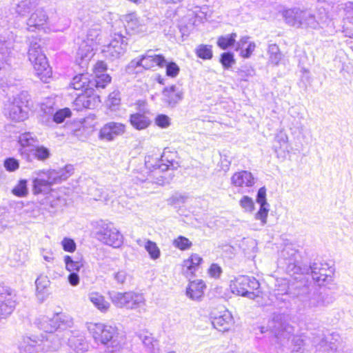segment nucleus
<instances>
[{
    "label": "nucleus",
    "instance_id": "nucleus-2",
    "mask_svg": "<svg viewBox=\"0 0 353 353\" xmlns=\"http://www.w3.org/2000/svg\"><path fill=\"white\" fill-rule=\"evenodd\" d=\"M72 168L67 165L59 170H42L34 172L32 179V190L34 195L47 194L52 191V186L70 176Z\"/></svg>",
    "mask_w": 353,
    "mask_h": 353
},
{
    "label": "nucleus",
    "instance_id": "nucleus-28",
    "mask_svg": "<svg viewBox=\"0 0 353 353\" xmlns=\"http://www.w3.org/2000/svg\"><path fill=\"white\" fill-rule=\"evenodd\" d=\"M145 299L144 296L141 294L132 292L126 309L141 311L145 310Z\"/></svg>",
    "mask_w": 353,
    "mask_h": 353
},
{
    "label": "nucleus",
    "instance_id": "nucleus-36",
    "mask_svg": "<svg viewBox=\"0 0 353 353\" xmlns=\"http://www.w3.org/2000/svg\"><path fill=\"white\" fill-rule=\"evenodd\" d=\"M270 205H259L258 211L254 214L255 219L259 221L261 225L267 223Z\"/></svg>",
    "mask_w": 353,
    "mask_h": 353
},
{
    "label": "nucleus",
    "instance_id": "nucleus-51",
    "mask_svg": "<svg viewBox=\"0 0 353 353\" xmlns=\"http://www.w3.org/2000/svg\"><path fill=\"white\" fill-rule=\"evenodd\" d=\"M128 274L124 270H119L114 274V278L117 283L123 284L125 282Z\"/></svg>",
    "mask_w": 353,
    "mask_h": 353
},
{
    "label": "nucleus",
    "instance_id": "nucleus-53",
    "mask_svg": "<svg viewBox=\"0 0 353 353\" xmlns=\"http://www.w3.org/2000/svg\"><path fill=\"white\" fill-rule=\"evenodd\" d=\"M347 19L350 21V22L353 23V10L352 12H349L347 14L346 17Z\"/></svg>",
    "mask_w": 353,
    "mask_h": 353
},
{
    "label": "nucleus",
    "instance_id": "nucleus-31",
    "mask_svg": "<svg viewBox=\"0 0 353 353\" xmlns=\"http://www.w3.org/2000/svg\"><path fill=\"white\" fill-rule=\"evenodd\" d=\"M63 261L65 269L69 272H79L83 266L81 260H74L73 258L69 255H65L63 257Z\"/></svg>",
    "mask_w": 353,
    "mask_h": 353
},
{
    "label": "nucleus",
    "instance_id": "nucleus-9",
    "mask_svg": "<svg viewBox=\"0 0 353 353\" xmlns=\"http://www.w3.org/2000/svg\"><path fill=\"white\" fill-rule=\"evenodd\" d=\"M282 15L286 23L295 28L307 26H308L307 21H314V17L312 15L297 8L285 10L282 12Z\"/></svg>",
    "mask_w": 353,
    "mask_h": 353
},
{
    "label": "nucleus",
    "instance_id": "nucleus-48",
    "mask_svg": "<svg viewBox=\"0 0 353 353\" xmlns=\"http://www.w3.org/2000/svg\"><path fill=\"white\" fill-rule=\"evenodd\" d=\"M208 273L210 277L218 279L221 275L222 269L219 265L213 263L208 268Z\"/></svg>",
    "mask_w": 353,
    "mask_h": 353
},
{
    "label": "nucleus",
    "instance_id": "nucleus-43",
    "mask_svg": "<svg viewBox=\"0 0 353 353\" xmlns=\"http://www.w3.org/2000/svg\"><path fill=\"white\" fill-rule=\"evenodd\" d=\"M154 123L161 128H168L171 125V119L165 114H158L154 119Z\"/></svg>",
    "mask_w": 353,
    "mask_h": 353
},
{
    "label": "nucleus",
    "instance_id": "nucleus-22",
    "mask_svg": "<svg viewBox=\"0 0 353 353\" xmlns=\"http://www.w3.org/2000/svg\"><path fill=\"white\" fill-rule=\"evenodd\" d=\"M70 86L74 90H81L84 92L87 90L92 89L94 83L90 80L88 74H79L72 78Z\"/></svg>",
    "mask_w": 353,
    "mask_h": 353
},
{
    "label": "nucleus",
    "instance_id": "nucleus-47",
    "mask_svg": "<svg viewBox=\"0 0 353 353\" xmlns=\"http://www.w3.org/2000/svg\"><path fill=\"white\" fill-rule=\"evenodd\" d=\"M179 67L174 62H170L166 65V74L171 77H175L179 72Z\"/></svg>",
    "mask_w": 353,
    "mask_h": 353
},
{
    "label": "nucleus",
    "instance_id": "nucleus-44",
    "mask_svg": "<svg viewBox=\"0 0 353 353\" xmlns=\"http://www.w3.org/2000/svg\"><path fill=\"white\" fill-rule=\"evenodd\" d=\"M35 142L36 139L30 133L22 134L19 137V143L23 148L33 145Z\"/></svg>",
    "mask_w": 353,
    "mask_h": 353
},
{
    "label": "nucleus",
    "instance_id": "nucleus-19",
    "mask_svg": "<svg viewBox=\"0 0 353 353\" xmlns=\"http://www.w3.org/2000/svg\"><path fill=\"white\" fill-rule=\"evenodd\" d=\"M97 48L93 43H83L77 53L76 61L79 65H85L95 54Z\"/></svg>",
    "mask_w": 353,
    "mask_h": 353
},
{
    "label": "nucleus",
    "instance_id": "nucleus-30",
    "mask_svg": "<svg viewBox=\"0 0 353 353\" xmlns=\"http://www.w3.org/2000/svg\"><path fill=\"white\" fill-rule=\"evenodd\" d=\"M237 34L232 32L225 35L220 36L217 38L216 45L222 50H226L232 47L236 41Z\"/></svg>",
    "mask_w": 353,
    "mask_h": 353
},
{
    "label": "nucleus",
    "instance_id": "nucleus-7",
    "mask_svg": "<svg viewBox=\"0 0 353 353\" xmlns=\"http://www.w3.org/2000/svg\"><path fill=\"white\" fill-rule=\"evenodd\" d=\"M211 317L214 327L221 332L230 330L234 323L231 312L224 307L214 310L211 313Z\"/></svg>",
    "mask_w": 353,
    "mask_h": 353
},
{
    "label": "nucleus",
    "instance_id": "nucleus-45",
    "mask_svg": "<svg viewBox=\"0 0 353 353\" xmlns=\"http://www.w3.org/2000/svg\"><path fill=\"white\" fill-rule=\"evenodd\" d=\"M3 165L7 171L14 172L19 168V163L18 160L14 158H8L4 161Z\"/></svg>",
    "mask_w": 353,
    "mask_h": 353
},
{
    "label": "nucleus",
    "instance_id": "nucleus-52",
    "mask_svg": "<svg viewBox=\"0 0 353 353\" xmlns=\"http://www.w3.org/2000/svg\"><path fill=\"white\" fill-rule=\"evenodd\" d=\"M108 100L110 101V105L112 106L118 105L120 101L117 96V94L114 93L110 95Z\"/></svg>",
    "mask_w": 353,
    "mask_h": 353
},
{
    "label": "nucleus",
    "instance_id": "nucleus-35",
    "mask_svg": "<svg viewBox=\"0 0 353 353\" xmlns=\"http://www.w3.org/2000/svg\"><path fill=\"white\" fill-rule=\"evenodd\" d=\"M144 248L152 260H157L160 258L161 250L155 242L148 240L145 243Z\"/></svg>",
    "mask_w": 353,
    "mask_h": 353
},
{
    "label": "nucleus",
    "instance_id": "nucleus-56",
    "mask_svg": "<svg viewBox=\"0 0 353 353\" xmlns=\"http://www.w3.org/2000/svg\"><path fill=\"white\" fill-rule=\"evenodd\" d=\"M27 353H32V348H29L27 351L25 350Z\"/></svg>",
    "mask_w": 353,
    "mask_h": 353
},
{
    "label": "nucleus",
    "instance_id": "nucleus-41",
    "mask_svg": "<svg viewBox=\"0 0 353 353\" xmlns=\"http://www.w3.org/2000/svg\"><path fill=\"white\" fill-rule=\"evenodd\" d=\"M71 115V110L68 108H65L56 112L54 115L53 120L57 123H61L65 119L70 118Z\"/></svg>",
    "mask_w": 353,
    "mask_h": 353
},
{
    "label": "nucleus",
    "instance_id": "nucleus-23",
    "mask_svg": "<svg viewBox=\"0 0 353 353\" xmlns=\"http://www.w3.org/2000/svg\"><path fill=\"white\" fill-rule=\"evenodd\" d=\"M130 125L137 130H143L151 125V119L145 114L137 112L129 118Z\"/></svg>",
    "mask_w": 353,
    "mask_h": 353
},
{
    "label": "nucleus",
    "instance_id": "nucleus-4",
    "mask_svg": "<svg viewBox=\"0 0 353 353\" xmlns=\"http://www.w3.org/2000/svg\"><path fill=\"white\" fill-rule=\"evenodd\" d=\"M28 59L36 75L43 82L52 77V70L41 48L37 43L32 44L28 50Z\"/></svg>",
    "mask_w": 353,
    "mask_h": 353
},
{
    "label": "nucleus",
    "instance_id": "nucleus-8",
    "mask_svg": "<svg viewBox=\"0 0 353 353\" xmlns=\"http://www.w3.org/2000/svg\"><path fill=\"white\" fill-rule=\"evenodd\" d=\"M126 46L124 37L120 34H114L110 42L103 46L102 52L110 59H117L124 54Z\"/></svg>",
    "mask_w": 353,
    "mask_h": 353
},
{
    "label": "nucleus",
    "instance_id": "nucleus-12",
    "mask_svg": "<svg viewBox=\"0 0 353 353\" xmlns=\"http://www.w3.org/2000/svg\"><path fill=\"white\" fill-rule=\"evenodd\" d=\"M203 263L202 256L197 253H191L181 262V271L186 277L194 276L201 268Z\"/></svg>",
    "mask_w": 353,
    "mask_h": 353
},
{
    "label": "nucleus",
    "instance_id": "nucleus-49",
    "mask_svg": "<svg viewBox=\"0 0 353 353\" xmlns=\"http://www.w3.org/2000/svg\"><path fill=\"white\" fill-rule=\"evenodd\" d=\"M41 253L43 259L46 262L51 263L54 261L55 258L51 250L42 249Z\"/></svg>",
    "mask_w": 353,
    "mask_h": 353
},
{
    "label": "nucleus",
    "instance_id": "nucleus-20",
    "mask_svg": "<svg viewBox=\"0 0 353 353\" xmlns=\"http://www.w3.org/2000/svg\"><path fill=\"white\" fill-rule=\"evenodd\" d=\"M232 184L237 188H249L254 184V178L251 172L241 171L234 174L231 178Z\"/></svg>",
    "mask_w": 353,
    "mask_h": 353
},
{
    "label": "nucleus",
    "instance_id": "nucleus-16",
    "mask_svg": "<svg viewBox=\"0 0 353 353\" xmlns=\"http://www.w3.org/2000/svg\"><path fill=\"white\" fill-rule=\"evenodd\" d=\"M334 272V269L327 264H315L312 267V275L319 285H325L332 281Z\"/></svg>",
    "mask_w": 353,
    "mask_h": 353
},
{
    "label": "nucleus",
    "instance_id": "nucleus-27",
    "mask_svg": "<svg viewBox=\"0 0 353 353\" xmlns=\"http://www.w3.org/2000/svg\"><path fill=\"white\" fill-rule=\"evenodd\" d=\"M88 299L92 305L101 312H106L110 308V303L105 297L98 292H91Z\"/></svg>",
    "mask_w": 353,
    "mask_h": 353
},
{
    "label": "nucleus",
    "instance_id": "nucleus-10",
    "mask_svg": "<svg viewBox=\"0 0 353 353\" xmlns=\"http://www.w3.org/2000/svg\"><path fill=\"white\" fill-rule=\"evenodd\" d=\"M88 330L95 341L103 344L111 341L117 334L114 327L101 323H90Z\"/></svg>",
    "mask_w": 353,
    "mask_h": 353
},
{
    "label": "nucleus",
    "instance_id": "nucleus-11",
    "mask_svg": "<svg viewBox=\"0 0 353 353\" xmlns=\"http://www.w3.org/2000/svg\"><path fill=\"white\" fill-rule=\"evenodd\" d=\"M108 65L103 61H97L92 66V72L94 77V86L97 88H105L112 81L107 73Z\"/></svg>",
    "mask_w": 353,
    "mask_h": 353
},
{
    "label": "nucleus",
    "instance_id": "nucleus-34",
    "mask_svg": "<svg viewBox=\"0 0 353 353\" xmlns=\"http://www.w3.org/2000/svg\"><path fill=\"white\" fill-rule=\"evenodd\" d=\"M198 57L202 59H211L213 56L212 46L211 45L200 44L195 49Z\"/></svg>",
    "mask_w": 353,
    "mask_h": 353
},
{
    "label": "nucleus",
    "instance_id": "nucleus-15",
    "mask_svg": "<svg viewBox=\"0 0 353 353\" xmlns=\"http://www.w3.org/2000/svg\"><path fill=\"white\" fill-rule=\"evenodd\" d=\"M256 48V43L251 41L248 35L241 36L235 46V50L238 52L239 57L243 59H250L254 54Z\"/></svg>",
    "mask_w": 353,
    "mask_h": 353
},
{
    "label": "nucleus",
    "instance_id": "nucleus-26",
    "mask_svg": "<svg viewBox=\"0 0 353 353\" xmlns=\"http://www.w3.org/2000/svg\"><path fill=\"white\" fill-rule=\"evenodd\" d=\"M15 296L11 292L0 295V310L3 314L8 315L14 310L16 301Z\"/></svg>",
    "mask_w": 353,
    "mask_h": 353
},
{
    "label": "nucleus",
    "instance_id": "nucleus-54",
    "mask_svg": "<svg viewBox=\"0 0 353 353\" xmlns=\"http://www.w3.org/2000/svg\"><path fill=\"white\" fill-rule=\"evenodd\" d=\"M55 319L56 320H68L69 318L63 314H57L56 315Z\"/></svg>",
    "mask_w": 353,
    "mask_h": 353
},
{
    "label": "nucleus",
    "instance_id": "nucleus-3",
    "mask_svg": "<svg viewBox=\"0 0 353 353\" xmlns=\"http://www.w3.org/2000/svg\"><path fill=\"white\" fill-rule=\"evenodd\" d=\"M96 229L97 239L104 245L113 248H119L123 245L124 236L114 223L100 221L97 223Z\"/></svg>",
    "mask_w": 353,
    "mask_h": 353
},
{
    "label": "nucleus",
    "instance_id": "nucleus-18",
    "mask_svg": "<svg viewBox=\"0 0 353 353\" xmlns=\"http://www.w3.org/2000/svg\"><path fill=\"white\" fill-rule=\"evenodd\" d=\"M183 91L176 85L164 88L162 91L163 101L170 107H174L183 98Z\"/></svg>",
    "mask_w": 353,
    "mask_h": 353
},
{
    "label": "nucleus",
    "instance_id": "nucleus-39",
    "mask_svg": "<svg viewBox=\"0 0 353 353\" xmlns=\"http://www.w3.org/2000/svg\"><path fill=\"white\" fill-rule=\"evenodd\" d=\"M33 155L40 161H44L50 156V150L43 145H37L32 150Z\"/></svg>",
    "mask_w": 353,
    "mask_h": 353
},
{
    "label": "nucleus",
    "instance_id": "nucleus-37",
    "mask_svg": "<svg viewBox=\"0 0 353 353\" xmlns=\"http://www.w3.org/2000/svg\"><path fill=\"white\" fill-rule=\"evenodd\" d=\"M220 63L224 69L230 68L236 63L234 55L232 52H223L220 56Z\"/></svg>",
    "mask_w": 353,
    "mask_h": 353
},
{
    "label": "nucleus",
    "instance_id": "nucleus-42",
    "mask_svg": "<svg viewBox=\"0 0 353 353\" xmlns=\"http://www.w3.org/2000/svg\"><path fill=\"white\" fill-rule=\"evenodd\" d=\"M60 243L65 252L73 253L77 250V244L75 241L71 238L64 237Z\"/></svg>",
    "mask_w": 353,
    "mask_h": 353
},
{
    "label": "nucleus",
    "instance_id": "nucleus-5",
    "mask_svg": "<svg viewBox=\"0 0 353 353\" xmlns=\"http://www.w3.org/2000/svg\"><path fill=\"white\" fill-rule=\"evenodd\" d=\"M259 286V282L254 277L246 275L233 276L229 283V288L233 294L251 299L256 296L251 290H258Z\"/></svg>",
    "mask_w": 353,
    "mask_h": 353
},
{
    "label": "nucleus",
    "instance_id": "nucleus-21",
    "mask_svg": "<svg viewBox=\"0 0 353 353\" xmlns=\"http://www.w3.org/2000/svg\"><path fill=\"white\" fill-rule=\"evenodd\" d=\"M206 285L201 279L190 281L186 290L187 296L192 300H199L204 294Z\"/></svg>",
    "mask_w": 353,
    "mask_h": 353
},
{
    "label": "nucleus",
    "instance_id": "nucleus-25",
    "mask_svg": "<svg viewBox=\"0 0 353 353\" xmlns=\"http://www.w3.org/2000/svg\"><path fill=\"white\" fill-rule=\"evenodd\" d=\"M36 296L38 299L43 301L49 295L50 281L46 275H40L35 281Z\"/></svg>",
    "mask_w": 353,
    "mask_h": 353
},
{
    "label": "nucleus",
    "instance_id": "nucleus-33",
    "mask_svg": "<svg viewBox=\"0 0 353 353\" xmlns=\"http://www.w3.org/2000/svg\"><path fill=\"white\" fill-rule=\"evenodd\" d=\"M11 192L15 196L24 198L29 194L28 181L26 179H20L12 188Z\"/></svg>",
    "mask_w": 353,
    "mask_h": 353
},
{
    "label": "nucleus",
    "instance_id": "nucleus-17",
    "mask_svg": "<svg viewBox=\"0 0 353 353\" xmlns=\"http://www.w3.org/2000/svg\"><path fill=\"white\" fill-rule=\"evenodd\" d=\"M127 31L131 34H142L147 32V27L143 19L134 14H128L123 19Z\"/></svg>",
    "mask_w": 353,
    "mask_h": 353
},
{
    "label": "nucleus",
    "instance_id": "nucleus-32",
    "mask_svg": "<svg viewBox=\"0 0 353 353\" xmlns=\"http://www.w3.org/2000/svg\"><path fill=\"white\" fill-rule=\"evenodd\" d=\"M144 346L151 353H155L159 350L158 341L155 339L151 334L145 333L139 335Z\"/></svg>",
    "mask_w": 353,
    "mask_h": 353
},
{
    "label": "nucleus",
    "instance_id": "nucleus-46",
    "mask_svg": "<svg viewBox=\"0 0 353 353\" xmlns=\"http://www.w3.org/2000/svg\"><path fill=\"white\" fill-rule=\"evenodd\" d=\"M266 196V189L264 187L261 188L257 192L256 198V203L259 205H269V203L267 201Z\"/></svg>",
    "mask_w": 353,
    "mask_h": 353
},
{
    "label": "nucleus",
    "instance_id": "nucleus-38",
    "mask_svg": "<svg viewBox=\"0 0 353 353\" xmlns=\"http://www.w3.org/2000/svg\"><path fill=\"white\" fill-rule=\"evenodd\" d=\"M239 205L244 212L252 213L255 210V204L253 199L248 196H243L239 200Z\"/></svg>",
    "mask_w": 353,
    "mask_h": 353
},
{
    "label": "nucleus",
    "instance_id": "nucleus-1",
    "mask_svg": "<svg viewBox=\"0 0 353 353\" xmlns=\"http://www.w3.org/2000/svg\"><path fill=\"white\" fill-rule=\"evenodd\" d=\"M39 0H25L17 5V12L26 17L27 28L30 32L49 30V18L39 6Z\"/></svg>",
    "mask_w": 353,
    "mask_h": 353
},
{
    "label": "nucleus",
    "instance_id": "nucleus-29",
    "mask_svg": "<svg viewBox=\"0 0 353 353\" xmlns=\"http://www.w3.org/2000/svg\"><path fill=\"white\" fill-rule=\"evenodd\" d=\"M131 293L132 291L115 292L112 296H111L112 303L117 307L126 309Z\"/></svg>",
    "mask_w": 353,
    "mask_h": 353
},
{
    "label": "nucleus",
    "instance_id": "nucleus-6",
    "mask_svg": "<svg viewBox=\"0 0 353 353\" xmlns=\"http://www.w3.org/2000/svg\"><path fill=\"white\" fill-rule=\"evenodd\" d=\"M28 103L26 99L20 97L8 101L4 108L6 116L16 122L26 120L29 116Z\"/></svg>",
    "mask_w": 353,
    "mask_h": 353
},
{
    "label": "nucleus",
    "instance_id": "nucleus-24",
    "mask_svg": "<svg viewBox=\"0 0 353 353\" xmlns=\"http://www.w3.org/2000/svg\"><path fill=\"white\" fill-rule=\"evenodd\" d=\"M165 62V59L161 55H146L143 57L139 61H132L133 65H141L146 69H150L155 65L163 66Z\"/></svg>",
    "mask_w": 353,
    "mask_h": 353
},
{
    "label": "nucleus",
    "instance_id": "nucleus-40",
    "mask_svg": "<svg viewBox=\"0 0 353 353\" xmlns=\"http://www.w3.org/2000/svg\"><path fill=\"white\" fill-rule=\"evenodd\" d=\"M173 245L181 250H185L192 246V241L185 236H179L173 241Z\"/></svg>",
    "mask_w": 353,
    "mask_h": 353
},
{
    "label": "nucleus",
    "instance_id": "nucleus-13",
    "mask_svg": "<svg viewBox=\"0 0 353 353\" xmlns=\"http://www.w3.org/2000/svg\"><path fill=\"white\" fill-rule=\"evenodd\" d=\"M126 131L125 124L110 122L105 124L99 130V138L105 141H112L117 136L123 134Z\"/></svg>",
    "mask_w": 353,
    "mask_h": 353
},
{
    "label": "nucleus",
    "instance_id": "nucleus-57",
    "mask_svg": "<svg viewBox=\"0 0 353 353\" xmlns=\"http://www.w3.org/2000/svg\"><path fill=\"white\" fill-rule=\"evenodd\" d=\"M166 2L169 3V2H171L172 1V0H165Z\"/></svg>",
    "mask_w": 353,
    "mask_h": 353
},
{
    "label": "nucleus",
    "instance_id": "nucleus-58",
    "mask_svg": "<svg viewBox=\"0 0 353 353\" xmlns=\"http://www.w3.org/2000/svg\"><path fill=\"white\" fill-rule=\"evenodd\" d=\"M168 353H175V352H168Z\"/></svg>",
    "mask_w": 353,
    "mask_h": 353
},
{
    "label": "nucleus",
    "instance_id": "nucleus-50",
    "mask_svg": "<svg viewBox=\"0 0 353 353\" xmlns=\"http://www.w3.org/2000/svg\"><path fill=\"white\" fill-rule=\"evenodd\" d=\"M68 281L72 286L74 287L78 285L80 283V277L78 272H70L68 276Z\"/></svg>",
    "mask_w": 353,
    "mask_h": 353
},
{
    "label": "nucleus",
    "instance_id": "nucleus-55",
    "mask_svg": "<svg viewBox=\"0 0 353 353\" xmlns=\"http://www.w3.org/2000/svg\"><path fill=\"white\" fill-rule=\"evenodd\" d=\"M57 325H53L52 327L50 328H46L47 329V331L48 332H53L54 330H55L57 329Z\"/></svg>",
    "mask_w": 353,
    "mask_h": 353
},
{
    "label": "nucleus",
    "instance_id": "nucleus-14",
    "mask_svg": "<svg viewBox=\"0 0 353 353\" xmlns=\"http://www.w3.org/2000/svg\"><path fill=\"white\" fill-rule=\"evenodd\" d=\"M101 103L100 97L96 93L94 88L87 90L79 95L74 101L75 106L79 109L94 108Z\"/></svg>",
    "mask_w": 353,
    "mask_h": 353
}]
</instances>
